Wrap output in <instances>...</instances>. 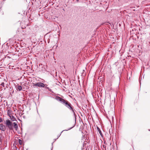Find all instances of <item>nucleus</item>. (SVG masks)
Returning <instances> with one entry per match:
<instances>
[{"mask_svg": "<svg viewBox=\"0 0 150 150\" xmlns=\"http://www.w3.org/2000/svg\"><path fill=\"white\" fill-rule=\"evenodd\" d=\"M65 130H63V131L61 133H62L63 131H65Z\"/></svg>", "mask_w": 150, "mask_h": 150, "instance_id": "nucleus-15", "label": "nucleus"}, {"mask_svg": "<svg viewBox=\"0 0 150 150\" xmlns=\"http://www.w3.org/2000/svg\"><path fill=\"white\" fill-rule=\"evenodd\" d=\"M4 89H6V88H4Z\"/></svg>", "mask_w": 150, "mask_h": 150, "instance_id": "nucleus-16", "label": "nucleus"}, {"mask_svg": "<svg viewBox=\"0 0 150 150\" xmlns=\"http://www.w3.org/2000/svg\"><path fill=\"white\" fill-rule=\"evenodd\" d=\"M1 124H0V125H1Z\"/></svg>", "mask_w": 150, "mask_h": 150, "instance_id": "nucleus-17", "label": "nucleus"}, {"mask_svg": "<svg viewBox=\"0 0 150 150\" xmlns=\"http://www.w3.org/2000/svg\"><path fill=\"white\" fill-rule=\"evenodd\" d=\"M12 111L10 110H8L7 111V114L10 117V116H11L12 115Z\"/></svg>", "mask_w": 150, "mask_h": 150, "instance_id": "nucleus-5", "label": "nucleus"}, {"mask_svg": "<svg viewBox=\"0 0 150 150\" xmlns=\"http://www.w3.org/2000/svg\"><path fill=\"white\" fill-rule=\"evenodd\" d=\"M10 117L12 121H14L16 120V118L13 116L11 115L10 116Z\"/></svg>", "mask_w": 150, "mask_h": 150, "instance_id": "nucleus-6", "label": "nucleus"}, {"mask_svg": "<svg viewBox=\"0 0 150 150\" xmlns=\"http://www.w3.org/2000/svg\"><path fill=\"white\" fill-rule=\"evenodd\" d=\"M97 129L98 130V132L99 133L100 135L101 136H103V134L102 133L100 129L98 127H97Z\"/></svg>", "mask_w": 150, "mask_h": 150, "instance_id": "nucleus-7", "label": "nucleus"}, {"mask_svg": "<svg viewBox=\"0 0 150 150\" xmlns=\"http://www.w3.org/2000/svg\"><path fill=\"white\" fill-rule=\"evenodd\" d=\"M58 33H60V31H58Z\"/></svg>", "mask_w": 150, "mask_h": 150, "instance_id": "nucleus-14", "label": "nucleus"}, {"mask_svg": "<svg viewBox=\"0 0 150 150\" xmlns=\"http://www.w3.org/2000/svg\"><path fill=\"white\" fill-rule=\"evenodd\" d=\"M33 86H38L39 87H45V84L41 82H38L36 83H33Z\"/></svg>", "mask_w": 150, "mask_h": 150, "instance_id": "nucleus-3", "label": "nucleus"}, {"mask_svg": "<svg viewBox=\"0 0 150 150\" xmlns=\"http://www.w3.org/2000/svg\"><path fill=\"white\" fill-rule=\"evenodd\" d=\"M0 85H1V86H2L3 87H4V82H2L1 84H0Z\"/></svg>", "mask_w": 150, "mask_h": 150, "instance_id": "nucleus-11", "label": "nucleus"}, {"mask_svg": "<svg viewBox=\"0 0 150 150\" xmlns=\"http://www.w3.org/2000/svg\"><path fill=\"white\" fill-rule=\"evenodd\" d=\"M0 130L2 131H4V127L2 124H1L0 125Z\"/></svg>", "mask_w": 150, "mask_h": 150, "instance_id": "nucleus-8", "label": "nucleus"}, {"mask_svg": "<svg viewBox=\"0 0 150 150\" xmlns=\"http://www.w3.org/2000/svg\"><path fill=\"white\" fill-rule=\"evenodd\" d=\"M72 127H71L69 129H68V130H70V129H72Z\"/></svg>", "mask_w": 150, "mask_h": 150, "instance_id": "nucleus-13", "label": "nucleus"}, {"mask_svg": "<svg viewBox=\"0 0 150 150\" xmlns=\"http://www.w3.org/2000/svg\"><path fill=\"white\" fill-rule=\"evenodd\" d=\"M3 122L2 119L1 118H0V122Z\"/></svg>", "mask_w": 150, "mask_h": 150, "instance_id": "nucleus-12", "label": "nucleus"}, {"mask_svg": "<svg viewBox=\"0 0 150 150\" xmlns=\"http://www.w3.org/2000/svg\"><path fill=\"white\" fill-rule=\"evenodd\" d=\"M57 100L61 102L69 110H71L74 114L75 115V110L74 109L73 107L71 104L67 100H65L61 98L58 97Z\"/></svg>", "mask_w": 150, "mask_h": 150, "instance_id": "nucleus-1", "label": "nucleus"}, {"mask_svg": "<svg viewBox=\"0 0 150 150\" xmlns=\"http://www.w3.org/2000/svg\"><path fill=\"white\" fill-rule=\"evenodd\" d=\"M16 88L17 90L20 91L22 89V87L21 86L17 85L16 86Z\"/></svg>", "mask_w": 150, "mask_h": 150, "instance_id": "nucleus-4", "label": "nucleus"}, {"mask_svg": "<svg viewBox=\"0 0 150 150\" xmlns=\"http://www.w3.org/2000/svg\"><path fill=\"white\" fill-rule=\"evenodd\" d=\"M102 148L103 150H106V146L105 145L103 144Z\"/></svg>", "mask_w": 150, "mask_h": 150, "instance_id": "nucleus-9", "label": "nucleus"}, {"mask_svg": "<svg viewBox=\"0 0 150 150\" xmlns=\"http://www.w3.org/2000/svg\"><path fill=\"white\" fill-rule=\"evenodd\" d=\"M18 142L20 144H21L22 143V141L21 139H19L18 140Z\"/></svg>", "mask_w": 150, "mask_h": 150, "instance_id": "nucleus-10", "label": "nucleus"}, {"mask_svg": "<svg viewBox=\"0 0 150 150\" xmlns=\"http://www.w3.org/2000/svg\"><path fill=\"white\" fill-rule=\"evenodd\" d=\"M5 122L6 127H7L9 130H12L13 129V128H15V130L17 131L18 129V127L17 124L15 122L12 123V122L9 120H7L5 121Z\"/></svg>", "mask_w": 150, "mask_h": 150, "instance_id": "nucleus-2", "label": "nucleus"}]
</instances>
